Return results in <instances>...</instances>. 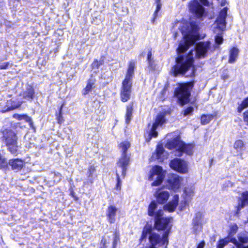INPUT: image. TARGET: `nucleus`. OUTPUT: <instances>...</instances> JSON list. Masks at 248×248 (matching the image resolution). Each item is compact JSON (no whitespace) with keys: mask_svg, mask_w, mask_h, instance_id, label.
Returning <instances> with one entry per match:
<instances>
[{"mask_svg":"<svg viewBox=\"0 0 248 248\" xmlns=\"http://www.w3.org/2000/svg\"><path fill=\"white\" fill-rule=\"evenodd\" d=\"M198 29V25L193 22L189 25L185 24L182 28L183 40L180 42L177 49L178 56L176 60V64L172 68L175 76L179 74H185L187 77L194 76L195 69L193 66V56L199 59L204 58L210 49V42H200L197 44L195 49L191 50L186 57L182 55L190 45H194L199 39L197 32Z\"/></svg>","mask_w":248,"mask_h":248,"instance_id":"obj_1","label":"nucleus"},{"mask_svg":"<svg viewBox=\"0 0 248 248\" xmlns=\"http://www.w3.org/2000/svg\"><path fill=\"white\" fill-rule=\"evenodd\" d=\"M163 214V211L162 210H159L156 212V214H155V226L156 229L158 230H163L166 229V231H165V232L162 234L161 236L160 234L152 232L149 229H148L147 228H144L142 232V237L143 239L145 238L147 236V235L149 234V239H150V236L151 235V234L155 233L159 236L160 240L162 239L163 236L167 233V234L166 235V238L167 239V242H165L164 245L166 244L165 248H167V245L168 243V237L169 233V229H168V227L169 223L170 221L171 218L162 217ZM163 245H164V244Z\"/></svg>","mask_w":248,"mask_h":248,"instance_id":"obj_2","label":"nucleus"},{"mask_svg":"<svg viewBox=\"0 0 248 248\" xmlns=\"http://www.w3.org/2000/svg\"><path fill=\"white\" fill-rule=\"evenodd\" d=\"M227 17V8H224L219 12V15L213 24L214 31L217 35L215 37L216 43L220 45L223 43V39L221 36V32L226 29Z\"/></svg>","mask_w":248,"mask_h":248,"instance_id":"obj_3","label":"nucleus"},{"mask_svg":"<svg viewBox=\"0 0 248 248\" xmlns=\"http://www.w3.org/2000/svg\"><path fill=\"white\" fill-rule=\"evenodd\" d=\"M193 85V83L188 82L180 84L175 91V94L181 105H184L189 102L190 90Z\"/></svg>","mask_w":248,"mask_h":248,"instance_id":"obj_4","label":"nucleus"},{"mask_svg":"<svg viewBox=\"0 0 248 248\" xmlns=\"http://www.w3.org/2000/svg\"><path fill=\"white\" fill-rule=\"evenodd\" d=\"M238 227L235 223H232L230 225V231L229 232V237L227 238H230V241H232L233 244L235 245L237 248H248V246L244 247L243 246L244 243H246L248 242V232H244L239 233L238 235V242L236 239L233 238H230L231 236H233L238 231Z\"/></svg>","mask_w":248,"mask_h":248,"instance_id":"obj_5","label":"nucleus"},{"mask_svg":"<svg viewBox=\"0 0 248 248\" xmlns=\"http://www.w3.org/2000/svg\"><path fill=\"white\" fill-rule=\"evenodd\" d=\"M3 138L9 151L12 154H16L18 148L17 145V138L15 132L11 130H4Z\"/></svg>","mask_w":248,"mask_h":248,"instance_id":"obj_6","label":"nucleus"},{"mask_svg":"<svg viewBox=\"0 0 248 248\" xmlns=\"http://www.w3.org/2000/svg\"><path fill=\"white\" fill-rule=\"evenodd\" d=\"M165 172L162 167L159 166H155L150 171L149 180L154 181L152 186H158L163 182L165 177Z\"/></svg>","mask_w":248,"mask_h":248,"instance_id":"obj_7","label":"nucleus"},{"mask_svg":"<svg viewBox=\"0 0 248 248\" xmlns=\"http://www.w3.org/2000/svg\"><path fill=\"white\" fill-rule=\"evenodd\" d=\"M165 122L166 119H165V114L163 113H159L156 117L155 123L151 126L148 135V138H146L147 141H149L151 139L152 137H157L158 133L155 131L157 127L159 126H161Z\"/></svg>","mask_w":248,"mask_h":248,"instance_id":"obj_8","label":"nucleus"},{"mask_svg":"<svg viewBox=\"0 0 248 248\" xmlns=\"http://www.w3.org/2000/svg\"><path fill=\"white\" fill-rule=\"evenodd\" d=\"M170 166L174 170L182 173L188 172L187 163L184 160L176 158L172 160L170 163Z\"/></svg>","mask_w":248,"mask_h":248,"instance_id":"obj_9","label":"nucleus"},{"mask_svg":"<svg viewBox=\"0 0 248 248\" xmlns=\"http://www.w3.org/2000/svg\"><path fill=\"white\" fill-rule=\"evenodd\" d=\"M132 82L123 80L120 90V97L123 102L127 101L130 98Z\"/></svg>","mask_w":248,"mask_h":248,"instance_id":"obj_10","label":"nucleus"},{"mask_svg":"<svg viewBox=\"0 0 248 248\" xmlns=\"http://www.w3.org/2000/svg\"><path fill=\"white\" fill-rule=\"evenodd\" d=\"M168 182L170 188L173 191H177L183 185L184 179L177 174H171L169 176Z\"/></svg>","mask_w":248,"mask_h":248,"instance_id":"obj_11","label":"nucleus"},{"mask_svg":"<svg viewBox=\"0 0 248 248\" xmlns=\"http://www.w3.org/2000/svg\"><path fill=\"white\" fill-rule=\"evenodd\" d=\"M190 11L198 18L201 19L204 15V9L197 0L191 1L189 4Z\"/></svg>","mask_w":248,"mask_h":248,"instance_id":"obj_12","label":"nucleus"},{"mask_svg":"<svg viewBox=\"0 0 248 248\" xmlns=\"http://www.w3.org/2000/svg\"><path fill=\"white\" fill-rule=\"evenodd\" d=\"M130 156L127 154H122L117 163L118 172L121 171L122 175L124 178L126 174L127 167L129 164Z\"/></svg>","mask_w":248,"mask_h":248,"instance_id":"obj_13","label":"nucleus"},{"mask_svg":"<svg viewBox=\"0 0 248 248\" xmlns=\"http://www.w3.org/2000/svg\"><path fill=\"white\" fill-rule=\"evenodd\" d=\"M167 233L163 236V238L160 240V238L159 236L155 233H152L150 236V243L151 246L148 248H157L156 246L158 247L163 246L165 242H167L166 238Z\"/></svg>","mask_w":248,"mask_h":248,"instance_id":"obj_14","label":"nucleus"},{"mask_svg":"<svg viewBox=\"0 0 248 248\" xmlns=\"http://www.w3.org/2000/svg\"><path fill=\"white\" fill-rule=\"evenodd\" d=\"M154 196L159 203L163 204L168 201L170 194L168 191L165 190L163 188H161L156 189Z\"/></svg>","mask_w":248,"mask_h":248,"instance_id":"obj_15","label":"nucleus"},{"mask_svg":"<svg viewBox=\"0 0 248 248\" xmlns=\"http://www.w3.org/2000/svg\"><path fill=\"white\" fill-rule=\"evenodd\" d=\"M34 94L33 88L30 85H27L25 89L20 93L19 94V98L24 99L26 100H31L33 98Z\"/></svg>","mask_w":248,"mask_h":248,"instance_id":"obj_16","label":"nucleus"},{"mask_svg":"<svg viewBox=\"0 0 248 248\" xmlns=\"http://www.w3.org/2000/svg\"><path fill=\"white\" fill-rule=\"evenodd\" d=\"M194 187L193 186L186 187L184 191L183 197L184 199L185 206L188 205L192 197L194 194Z\"/></svg>","mask_w":248,"mask_h":248,"instance_id":"obj_17","label":"nucleus"},{"mask_svg":"<svg viewBox=\"0 0 248 248\" xmlns=\"http://www.w3.org/2000/svg\"><path fill=\"white\" fill-rule=\"evenodd\" d=\"M203 214L201 212L197 213L193 219V230L196 232L202 228Z\"/></svg>","mask_w":248,"mask_h":248,"instance_id":"obj_18","label":"nucleus"},{"mask_svg":"<svg viewBox=\"0 0 248 248\" xmlns=\"http://www.w3.org/2000/svg\"><path fill=\"white\" fill-rule=\"evenodd\" d=\"M168 156L167 153L165 152L162 145H159L157 146L155 153L153 155L152 157L155 159L159 160L162 161L164 158Z\"/></svg>","mask_w":248,"mask_h":248,"instance_id":"obj_19","label":"nucleus"},{"mask_svg":"<svg viewBox=\"0 0 248 248\" xmlns=\"http://www.w3.org/2000/svg\"><path fill=\"white\" fill-rule=\"evenodd\" d=\"M9 165L11 167L13 170H20L25 166V163L24 160L16 158L9 160Z\"/></svg>","mask_w":248,"mask_h":248,"instance_id":"obj_20","label":"nucleus"},{"mask_svg":"<svg viewBox=\"0 0 248 248\" xmlns=\"http://www.w3.org/2000/svg\"><path fill=\"white\" fill-rule=\"evenodd\" d=\"M179 152L180 153V155H181L182 153H185L188 155H190L193 153V148L194 145L192 144H186L183 141L178 142Z\"/></svg>","mask_w":248,"mask_h":248,"instance_id":"obj_21","label":"nucleus"},{"mask_svg":"<svg viewBox=\"0 0 248 248\" xmlns=\"http://www.w3.org/2000/svg\"><path fill=\"white\" fill-rule=\"evenodd\" d=\"M118 209L114 206L110 205L108 207L106 215L108 222L110 223H114L115 221V216Z\"/></svg>","mask_w":248,"mask_h":248,"instance_id":"obj_22","label":"nucleus"},{"mask_svg":"<svg viewBox=\"0 0 248 248\" xmlns=\"http://www.w3.org/2000/svg\"><path fill=\"white\" fill-rule=\"evenodd\" d=\"M239 49L237 47H232L229 51L228 62L230 63H234L238 57Z\"/></svg>","mask_w":248,"mask_h":248,"instance_id":"obj_23","label":"nucleus"},{"mask_svg":"<svg viewBox=\"0 0 248 248\" xmlns=\"http://www.w3.org/2000/svg\"><path fill=\"white\" fill-rule=\"evenodd\" d=\"M23 100L21 98H18L16 100H13L12 99L8 100L7 102V108L3 112L9 111L16 108H17L22 104Z\"/></svg>","mask_w":248,"mask_h":248,"instance_id":"obj_24","label":"nucleus"},{"mask_svg":"<svg viewBox=\"0 0 248 248\" xmlns=\"http://www.w3.org/2000/svg\"><path fill=\"white\" fill-rule=\"evenodd\" d=\"M178 200L179 196L175 195L173 200L164 206V209L170 212H173L178 205Z\"/></svg>","mask_w":248,"mask_h":248,"instance_id":"obj_25","label":"nucleus"},{"mask_svg":"<svg viewBox=\"0 0 248 248\" xmlns=\"http://www.w3.org/2000/svg\"><path fill=\"white\" fill-rule=\"evenodd\" d=\"M135 67V62L133 61L130 62L124 80L132 82V78L134 75Z\"/></svg>","mask_w":248,"mask_h":248,"instance_id":"obj_26","label":"nucleus"},{"mask_svg":"<svg viewBox=\"0 0 248 248\" xmlns=\"http://www.w3.org/2000/svg\"><path fill=\"white\" fill-rule=\"evenodd\" d=\"M181 140L179 138H176L172 140H170L167 142L166 144V147L169 149H174L179 151L178 142H181Z\"/></svg>","mask_w":248,"mask_h":248,"instance_id":"obj_27","label":"nucleus"},{"mask_svg":"<svg viewBox=\"0 0 248 248\" xmlns=\"http://www.w3.org/2000/svg\"><path fill=\"white\" fill-rule=\"evenodd\" d=\"M248 204V192L246 191L243 193L241 203L237 206V211L240 210L246 205Z\"/></svg>","mask_w":248,"mask_h":248,"instance_id":"obj_28","label":"nucleus"},{"mask_svg":"<svg viewBox=\"0 0 248 248\" xmlns=\"http://www.w3.org/2000/svg\"><path fill=\"white\" fill-rule=\"evenodd\" d=\"M130 146V143L127 140L124 141L119 144V148L123 152L122 154H127L126 152Z\"/></svg>","mask_w":248,"mask_h":248,"instance_id":"obj_29","label":"nucleus"},{"mask_svg":"<svg viewBox=\"0 0 248 248\" xmlns=\"http://www.w3.org/2000/svg\"><path fill=\"white\" fill-rule=\"evenodd\" d=\"M94 84V82L93 79H90L88 80L86 87L83 91V94L86 95L91 92Z\"/></svg>","mask_w":248,"mask_h":248,"instance_id":"obj_30","label":"nucleus"},{"mask_svg":"<svg viewBox=\"0 0 248 248\" xmlns=\"http://www.w3.org/2000/svg\"><path fill=\"white\" fill-rule=\"evenodd\" d=\"M133 108L132 105H129L127 107L126 113L125 115L126 123H129L132 116Z\"/></svg>","mask_w":248,"mask_h":248,"instance_id":"obj_31","label":"nucleus"},{"mask_svg":"<svg viewBox=\"0 0 248 248\" xmlns=\"http://www.w3.org/2000/svg\"><path fill=\"white\" fill-rule=\"evenodd\" d=\"M213 115H202L201 116V123L202 124H208L213 119Z\"/></svg>","mask_w":248,"mask_h":248,"instance_id":"obj_32","label":"nucleus"},{"mask_svg":"<svg viewBox=\"0 0 248 248\" xmlns=\"http://www.w3.org/2000/svg\"><path fill=\"white\" fill-rule=\"evenodd\" d=\"M157 207V204L155 202H152L149 205L148 208V215L150 216H154L155 215V211Z\"/></svg>","mask_w":248,"mask_h":248,"instance_id":"obj_33","label":"nucleus"},{"mask_svg":"<svg viewBox=\"0 0 248 248\" xmlns=\"http://www.w3.org/2000/svg\"><path fill=\"white\" fill-rule=\"evenodd\" d=\"M234 148L239 151H243L245 149V144L242 140H236L233 145Z\"/></svg>","mask_w":248,"mask_h":248,"instance_id":"obj_34","label":"nucleus"},{"mask_svg":"<svg viewBox=\"0 0 248 248\" xmlns=\"http://www.w3.org/2000/svg\"><path fill=\"white\" fill-rule=\"evenodd\" d=\"M248 107V97L244 100L242 103L238 106L237 111L241 113L242 111L245 108Z\"/></svg>","mask_w":248,"mask_h":248,"instance_id":"obj_35","label":"nucleus"},{"mask_svg":"<svg viewBox=\"0 0 248 248\" xmlns=\"http://www.w3.org/2000/svg\"><path fill=\"white\" fill-rule=\"evenodd\" d=\"M95 171V168L93 166H91L89 168V171H88V180L91 183H93V180L92 179V176L93 173Z\"/></svg>","mask_w":248,"mask_h":248,"instance_id":"obj_36","label":"nucleus"},{"mask_svg":"<svg viewBox=\"0 0 248 248\" xmlns=\"http://www.w3.org/2000/svg\"><path fill=\"white\" fill-rule=\"evenodd\" d=\"M230 241L229 238H225L224 239L220 240L219 241L217 248H223L224 246L227 245Z\"/></svg>","mask_w":248,"mask_h":248,"instance_id":"obj_37","label":"nucleus"},{"mask_svg":"<svg viewBox=\"0 0 248 248\" xmlns=\"http://www.w3.org/2000/svg\"><path fill=\"white\" fill-rule=\"evenodd\" d=\"M120 241V235L118 232H115L113 234V247L115 248L116 245Z\"/></svg>","mask_w":248,"mask_h":248,"instance_id":"obj_38","label":"nucleus"},{"mask_svg":"<svg viewBox=\"0 0 248 248\" xmlns=\"http://www.w3.org/2000/svg\"><path fill=\"white\" fill-rule=\"evenodd\" d=\"M155 1L156 4V8L154 13L155 18H156V17L157 16V13L159 11L162 6L161 0H155Z\"/></svg>","mask_w":248,"mask_h":248,"instance_id":"obj_39","label":"nucleus"},{"mask_svg":"<svg viewBox=\"0 0 248 248\" xmlns=\"http://www.w3.org/2000/svg\"><path fill=\"white\" fill-rule=\"evenodd\" d=\"M51 175L53 176L54 182L58 183L60 182L62 179V175L59 172H53L51 173Z\"/></svg>","mask_w":248,"mask_h":248,"instance_id":"obj_40","label":"nucleus"},{"mask_svg":"<svg viewBox=\"0 0 248 248\" xmlns=\"http://www.w3.org/2000/svg\"><path fill=\"white\" fill-rule=\"evenodd\" d=\"M116 175H117V183L116 185V189L118 191H120L121 188L122 182L121 181L119 173L118 172V170H116Z\"/></svg>","mask_w":248,"mask_h":248,"instance_id":"obj_41","label":"nucleus"},{"mask_svg":"<svg viewBox=\"0 0 248 248\" xmlns=\"http://www.w3.org/2000/svg\"><path fill=\"white\" fill-rule=\"evenodd\" d=\"M151 57H152V52H151V51L150 50V51L148 52V55H147V60H148V61L149 66H150L152 68H154V66H153V62H152V61Z\"/></svg>","mask_w":248,"mask_h":248,"instance_id":"obj_42","label":"nucleus"},{"mask_svg":"<svg viewBox=\"0 0 248 248\" xmlns=\"http://www.w3.org/2000/svg\"><path fill=\"white\" fill-rule=\"evenodd\" d=\"M7 165L6 159L1 155H0V168L4 167Z\"/></svg>","mask_w":248,"mask_h":248,"instance_id":"obj_43","label":"nucleus"},{"mask_svg":"<svg viewBox=\"0 0 248 248\" xmlns=\"http://www.w3.org/2000/svg\"><path fill=\"white\" fill-rule=\"evenodd\" d=\"M193 110L192 107H188L184 111V116H187L190 114Z\"/></svg>","mask_w":248,"mask_h":248,"instance_id":"obj_44","label":"nucleus"},{"mask_svg":"<svg viewBox=\"0 0 248 248\" xmlns=\"http://www.w3.org/2000/svg\"><path fill=\"white\" fill-rule=\"evenodd\" d=\"M100 64H101V63L99 62L96 60V61H94L93 62V63L92 66L93 68H98L99 67Z\"/></svg>","mask_w":248,"mask_h":248,"instance_id":"obj_45","label":"nucleus"},{"mask_svg":"<svg viewBox=\"0 0 248 248\" xmlns=\"http://www.w3.org/2000/svg\"><path fill=\"white\" fill-rule=\"evenodd\" d=\"M220 5L222 6V7H224L222 9H221L220 10V11L221 10H222L223 9V8H227V11L228 10V8H227V6H226L227 5V2H226V0H221V1L220 2Z\"/></svg>","mask_w":248,"mask_h":248,"instance_id":"obj_46","label":"nucleus"},{"mask_svg":"<svg viewBox=\"0 0 248 248\" xmlns=\"http://www.w3.org/2000/svg\"><path fill=\"white\" fill-rule=\"evenodd\" d=\"M229 77V74L228 72H227L226 71L225 72H224L221 75V78L224 80L228 79Z\"/></svg>","mask_w":248,"mask_h":248,"instance_id":"obj_47","label":"nucleus"},{"mask_svg":"<svg viewBox=\"0 0 248 248\" xmlns=\"http://www.w3.org/2000/svg\"><path fill=\"white\" fill-rule=\"evenodd\" d=\"M205 245L204 241L201 242L198 246L197 248H203Z\"/></svg>","mask_w":248,"mask_h":248,"instance_id":"obj_48","label":"nucleus"},{"mask_svg":"<svg viewBox=\"0 0 248 248\" xmlns=\"http://www.w3.org/2000/svg\"><path fill=\"white\" fill-rule=\"evenodd\" d=\"M7 65H8V63H4V64H2L1 65H0V68L1 69H6L7 67Z\"/></svg>","mask_w":248,"mask_h":248,"instance_id":"obj_49","label":"nucleus"},{"mask_svg":"<svg viewBox=\"0 0 248 248\" xmlns=\"http://www.w3.org/2000/svg\"><path fill=\"white\" fill-rule=\"evenodd\" d=\"M25 117H26V120L27 121H29L30 122V124H32V121H31V118L27 116H26Z\"/></svg>","mask_w":248,"mask_h":248,"instance_id":"obj_50","label":"nucleus"},{"mask_svg":"<svg viewBox=\"0 0 248 248\" xmlns=\"http://www.w3.org/2000/svg\"><path fill=\"white\" fill-rule=\"evenodd\" d=\"M200 1L204 5H206L207 4V2H208L207 0H200Z\"/></svg>","mask_w":248,"mask_h":248,"instance_id":"obj_51","label":"nucleus"},{"mask_svg":"<svg viewBox=\"0 0 248 248\" xmlns=\"http://www.w3.org/2000/svg\"><path fill=\"white\" fill-rule=\"evenodd\" d=\"M62 106H61L60 109V115L62 114Z\"/></svg>","mask_w":248,"mask_h":248,"instance_id":"obj_52","label":"nucleus"},{"mask_svg":"<svg viewBox=\"0 0 248 248\" xmlns=\"http://www.w3.org/2000/svg\"><path fill=\"white\" fill-rule=\"evenodd\" d=\"M176 35H177V33H175V34H174V37H176Z\"/></svg>","mask_w":248,"mask_h":248,"instance_id":"obj_53","label":"nucleus"},{"mask_svg":"<svg viewBox=\"0 0 248 248\" xmlns=\"http://www.w3.org/2000/svg\"><path fill=\"white\" fill-rule=\"evenodd\" d=\"M17 1H19V0H17Z\"/></svg>","mask_w":248,"mask_h":248,"instance_id":"obj_54","label":"nucleus"}]
</instances>
